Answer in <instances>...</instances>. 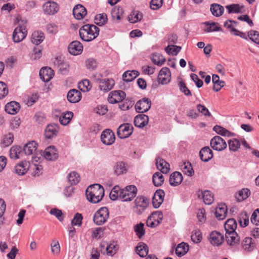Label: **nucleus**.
<instances>
[{"label":"nucleus","mask_w":259,"mask_h":259,"mask_svg":"<svg viewBox=\"0 0 259 259\" xmlns=\"http://www.w3.org/2000/svg\"><path fill=\"white\" fill-rule=\"evenodd\" d=\"M86 196L89 201L93 203H98L104 196V189L98 184L92 185L87 189Z\"/></svg>","instance_id":"1"},{"label":"nucleus","mask_w":259,"mask_h":259,"mask_svg":"<svg viewBox=\"0 0 259 259\" xmlns=\"http://www.w3.org/2000/svg\"><path fill=\"white\" fill-rule=\"evenodd\" d=\"M99 28L94 25L87 24L82 26L79 30L81 39L90 41L95 39L99 34Z\"/></svg>","instance_id":"2"},{"label":"nucleus","mask_w":259,"mask_h":259,"mask_svg":"<svg viewBox=\"0 0 259 259\" xmlns=\"http://www.w3.org/2000/svg\"><path fill=\"white\" fill-rule=\"evenodd\" d=\"M27 24V21L26 19H20L18 20V27L14 29L13 33V39L15 42H19L26 37Z\"/></svg>","instance_id":"3"},{"label":"nucleus","mask_w":259,"mask_h":259,"mask_svg":"<svg viewBox=\"0 0 259 259\" xmlns=\"http://www.w3.org/2000/svg\"><path fill=\"white\" fill-rule=\"evenodd\" d=\"M138 193L137 188L135 185H128L120 192V200L123 202H130L136 196Z\"/></svg>","instance_id":"4"},{"label":"nucleus","mask_w":259,"mask_h":259,"mask_svg":"<svg viewBox=\"0 0 259 259\" xmlns=\"http://www.w3.org/2000/svg\"><path fill=\"white\" fill-rule=\"evenodd\" d=\"M109 210L106 207L98 210L94 215V222L97 225H102L107 222L109 218Z\"/></svg>","instance_id":"5"},{"label":"nucleus","mask_w":259,"mask_h":259,"mask_svg":"<svg viewBox=\"0 0 259 259\" xmlns=\"http://www.w3.org/2000/svg\"><path fill=\"white\" fill-rule=\"evenodd\" d=\"M149 200L143 196H138L134 200V208L137 213L141 214L148 207Z\"/></svg>","instance_id":"6"},{"label":"nucleus","mask_w":259,"mask_h":259,"mask_svg":"<svg viewBox=\"0 0 259 259\" xmlns=\"http://www.w3.org/2000/svg\"><path fill=\"white\" fill-rule=\"evenodd\" d=\"M162 219L163 214L161 211H156L153 212L147 219V226L151 228H154L161 223Z\"/></svg>","instance_id":"7"},{"label":"nucleus","mask_w":259,"mask_h":259,"mask_svg":"<svg viewBox=\"0 0 259 259\" xmlns=\"http://www.w3.org/2000/svg\"><path fill=\"white\" fill-rule=\"evenodd\" d=\"M126 97L125 93L121 90L113 91L109 93L108 101L111 104H115L122 101Z\"/></svg>","instance_id":"8"},{"label":"nucleus","mask_w":259,"mask_h":259,"mask_svg":"<svg viewBox=\"0 0 259 259\" xmlns=\"http://www.w3.org/2000/svg\"><path fill=\"white\" fill-rule=\"evenodd\" d=\"M210 144L213 150L218 151L224 150L227 146L225 140L218 136H214L211 139Z\"/></svg>","instance_id":"9"},{"label":"nucleus","mask_w":259,"mask_h":259,"mask_svg":"<svg viewBox=\"0 0 259 259\" xmlns=\"http://www.w3.org/2000/svg\"><path fill=\"white\" fill-rule=\"evenodd\" d=\"M133 126L130 123H124L120 125L117 129V135L120 139H124L130 137L133 132Z\"/></svg>","instance_id":"10"},{"label":"nucleus","mask_w":259,"mask_h":259,"mask_svg":"<svg viewBox=\"0 0 259 259\" xmlns=\"http://www.w3.org/2000/svg\"><path fill=\"white\" fill-rule=\"evenodd\" d=\"M171 79V73L167 67H163L159 71L157 80L159 83L166 84L170 82Z\"/></svg>","instance_id":"11"},{"label":"nucleus","mask_w":259,"mask_h":259,"mask_svg":"<svg viewBox=\"0 0 259 259\" xmlns=\"http://www.w3.org/2000/svg\"><path fill=\"white\" fill-rule=\"evenodd\" d=\"M43 157L48 160L54 161L58 157V152L56 148L54 146L48 147L44 150Z\"/></svg>","instance_id":"12"},{"label":"nucleus","mask_w":259,"mask_h":259,"mask_svg":"<svg viewBox=\"0 0 259 259\" xmlns=\"http://www.w3.org/2000/svg\"><path fill=\"white\" fill-rule=\"evenodd\" d=\"M115 135L110 130H104L101 135V140L102 143L106 145H110L115 141Z\"/></svg>","instance_id":"13"},{"label":"nucleus","mask_w":259,"mask_h":259,"mask_svg":"<svg viewBox=\"0 0 259 259\" xmlns=\"http://www.w3.org/2000/svg\"><path fill=\"white\" fill-rule=\"evenodd\" d=\"M151 103L149 99L143 98L137 102L135 105L136 111L139 113H143L148 111L151 107Z\"/></svg>","instance_id":"14"},{"label":"nucleus","mask_w":259,"mask_h":259,"mask_svg":"<svg viewBox=\"0 0 259 259\" xmlns=\"http://www.w3.org/2000/svg\"><path fill=\"white\" fill-rule=\"evenodd\" d=\"M43 10L45 14L48 15H53L59 10L58 4L51 1L46 2L42 6Z\"/></svg>","instance_id":"15"},{"label":"nucleus","mask_w":259,"mask_h":259,"mask_svg":"<svg viewBox=\"0 0 259 259\" xmlns=\"http://www.w3.org/2000/svg\"><path fill=\"white\" fill-rule=\"evenodd\" d=\"M114 80L112 78L101 79L99 82V87L100 90L105 92L111 90L114 87Z\"/></svg>","instance_id":"16"},{"label":"nucleus","mask_w":259,"mask_h":259,"mask_svg":"<svg viewBox=\"0 0 259 259\" xmlns=\"http://www.w3.org/2000/svg\"><path fill=\"white\" fill-rule=\"evenodd\" d=\"M54 71L50 67H43L39 71V76L44 82L49 81L54 76Z\"/></svg>","instance_id":"17"},{"label":"nucleus","mask_w":259,"mask_h":259,"mask_svg":"<svg viewBox=\"0 0 259 259\" xmlns=\"http://www.w3.org/2000/svg\"><path fill=\"white\" fill-rule=\"evenodd\" d=\"M165 194L163 190H158L154 194L152 199V204L154 207L158 208L162 203Z\"/></svg>","instance_id":"18"},{"label":"nucleus","mask_w":259,"mask_h":259,"mask_svg":"<svg viewBox=\"0 0 259 259\" xmlns=\"http://www.w3.org/2000/svg\"><path fill=\"white\" fill-rule=\"evenodd\" d=\"M83 51V46L79 41H73L68 47L69 52L73 55L80 54Z\"/></svg>","instance_id":"19"},{"label":"nucleus","mask_w":259,"mask_h":259,"mask_svg":"<svg viewBox=\"0 0 259 259\" xmlns=\"http://www.w3.org/2000/svg\"><path fill=\"white\" fill-rule=\"evenodd\" d=\"M209 240L213 245L219 246L223 242L224 236L219 232L212 231L209 235Z\"/></svg>","instance_id":"20"},{"label":"nucleus","mask_w":259,"mask_h":259,"mask_svg":"<svg viewBox=\"0 0 259 259\" xmlns=\"http://www.w3.org/2000/svg\"><path fill=\"white\" fill-rule=\"evenodd\" d=\"M67 98L70 103H77L81 99V94L80 91L76 89H72L68 92Z\"/></svg>","instance_id":"21"},{"label":"nucleus","mask_w":259,"mask_h":259,"mask_svg":"<svg viewBox=\"0 0 259 259\" xmlns=\"http://www.w3.org/2000/svg\"><path fill=\"white\" fill-rule=\"evenodd\" d=\"M87 13L86 9L81 5H76L73 9V15L74 18L77 20L83 19Z\"/></svg>","instance_id":"22"},{"label":"nucleus","mask_w":259,"mask_h":259,"mask_svg":"<svg viewBox=\"0 0 259 259\" xmlns=\"http://www.w3.org/2000/svg\"><path fill=\"white\" fill-rule=\"evenodd\" d=\"M149 121V117L143 114H139L134 118V124L136 126L142 128L146 126Z\"/></svg>","instance_id":"23"},{"label":"nucleus","mask_w":259,"mask_h":259,"mask_svg":"<svg viewBox=\"0 0 259 259\" xmlns=\"http://www.w3.org/2000/svg\"><path fill=\"white\" fill-rule=\"evenodd\" d=\"M255 246V242L250 237L245 238L241 243V247L246 252L252 251Z\"/></svg>","instance_id":"24"},{"label":"nucleus","mask_w":259,"mask_h":259,"mask_svg":"<svg viewBox=\"0 0 259 259\" xmlns=\"http://www.w3.org/2000/svg\"><path fill=\"white\" fill-rule=\"evenodd\" d=\"M20 109L19 103L12 101L7 103L5 106L6 112L10 114L14 115L18 113Z\"/></svg>","instance_id":"25"},{"label":"nucleus","mask_w":259,"mask_h":259,"mask_svg":"<svg viewBox=\"0 0 259 259\" xmlns=\"http://www.w3.org/2000/svg\"><path fill=\"white\" fill-rule=\"evenodd\" d=\"M30 163L27 161H23L15 166V170L19 175H24L30 168Z\"/></svg>","instance_id":"26"},{"label":"nucleus","mask_w":259,"mask_h":259,"mask_svg":"<svg viewBox=\"0 0 259 259\" xmlns=\"http://www.w3.org/2000/svg\"><path fill=\"white\" fill-rule=\"evenodd\" d=\"M199 155L201 159L204 162H207L213 157L212 150L209 147H204L199 152Z\"/></svg>","instance_id":"27"},{"label":"nucleus","mask_w":259,"mask_h":259,"mask_svg":"<svg viewBox=\"0 0 259 259\" xmlns=\"http://www.w3.org/2000/svg\"><path fill=\"white\" fill-rule=\"evenodd\" d=\"M227 207L225 204H219L215 208V215L219 220H224L227 215Z\"/></svg>","instance_id":"28"},{"label":"nucleus","mask_w":259,"mask_h":259,"mask_svg":"<svg viewBox=\"0 0 259 259\" xmlns=\"http://www.w3.org/2000/svg\"><path fill=\"white\" fill-rule=\"evenodd\" d=\"M156 164L157 168L160 170L161 172L163 174H167L169 172L170 170V165L168 163H167L164 159L157 158L156 159Z\"/></svg>","instance_id":"29"},{"label":"nucleus","mask_w":259,"mask_h":259,"mask_svg":"<svg viewBox=\"0 0 259 259\" xmlns=\"http://www.w3.org/2000/svg\"><path fill=\"white\" fill-rule=\"evenodd\" d=\"M226 241L230 246H234L239 242L240 237L236 232L226 233Z\"/></svg>","instance_id":"30"},{"label":"nucleus","mask_w":259,"mask_h":259,"mask_svg":"<svg viewBox=\"0 0 259 259\" xmlns=\"http://www.w3.org/2000/svg\"><path fill=\"white\" fill-rule=\"evenodd\" d=\"M58 130L57 125L55 124H49L45 129V136L47 139L52 138L57 135Z\"/></svg>","instance_id":"31"},{"label":"nucleus","mask_w":259,"mask_h":259,"mask_svg":"<svg viewBox=\"0 0 259 259\" xmlns=\"http://www.w3.org/2000/svg\"><path fill=\"white\" fill-rule=\"evenodd\" d=\"M203 24L205 25V28L203 29V31L205 32L209 33L222 30L221 28L217 23L212 21H206Z\"/></svg>","instance_id":"32"},{"label":"nucleus","mask_w":259,"mask_h":259,"mask_svg":"<svg viewBox=\"0 0 259 259\" xmlns=\"http://www.w3.org/2000/svg\"><path fill=\"white\" fill-rule=\"evenodd\" d=\"M38 144L35 141H31L25 145L23 151L26 155H33L36 152Z\"/></svg>","instance_id":"33"},{"label":"nucleus","mask_w":259,"mask_h":259,"mask_svg":"<svg viewBox=\"0 0 259 259\" xmlns=\"http://www.w3.org/2000/svg\"><path fill=\"white\" fill-rule=\"evenodd\" d=\"M183 181L182 174L178 171L171 174L169 177V184L172 186H177L181 184Z\"/></svg>","instance_id":"34"},{"label":"nucleus","mask_w":259,"mask_h":259,"mask_svg":"<svg viewBox=\"0 0 259 259\" xmlns=\"http://www.w3.org/2000/svg\"><path fill=\"white\" fill-rule=\"evenodd\" d=\"M250 195V191L247 188H243L239 190L235 194L237 201L241 202L246 200Z\"/></svg>","instance_id":"35"},{"label":"nucleus","mask_w":259,"mask_h":259,"mask_svg":"<svg viewBox=\"0 0 259 259\" xmlns=\"http://www.w3.org/2000/svg\"><path fill=\"white\" fill-rule=\"evenodd\" d=\"M226 9L229 14L241 13L244 11V6L241 4H231L226 6Z\"/></svg>","instance_id":"36"},{"label":"nucleus","mask_w":259,"mask_h":259,"mask_svg":"<svg viewBox=\"0 0 259 259\" xmlns=\"http://www.w3.org/2000/svg\"><path fill=\"white\" fill-rule=\"evenodd\" d=\"M210 10L211 14L215 17L222 16L224 11V7L218 4H212L210 5Z\"/></svg>","instance_id":"37"},{"label":"nucleus","mask_w":259,"mask_h":259,"mask_svg":"<svg viewBox=\"0 0 259 259\" xmlns=\"http://www.w3.org/2000/svg\"><path fill=\"white\" fill-rule=\"evenodd\" d=\"M226 233L235 232L237 228V223L234 219L227 220L224 224Z\"/></svg>","instance_id":"38"},{"label":"nucleus","mask_w":259,"mask_h":259,"mask_svg":"<svg viewBox=\"0 0 259 259\" xmlns=\"http://www.w3.org/2000/svg\"><path fill=\"white\" fill-rule=\"evenodd\" d=\"M45 39V35L41 31H34L31 35V42L36 45H38L42 42Z\"/></svg>","instance_id":"39"},{"label":"nucleus","mask_w":259,"mask_h":259,"mask_svg":"<svg viewBox=\"0 0 259 259\" xmlns=\"http://www.w3.org/2000/svg\"><path fill=\"white\" fill-rule=\"evenodd\" d=\"M139 75V72L136 70H128L122 75V79L126 82L133 81Z\"/></svg>","instance_id":"40"},{"label":"nucleus","mask_w":259,"mask_h":259,"mask_svg":"<svg viewBox=\"0 0 259 259\" xmlns=\"http://www.w3.org/2000/svg\"><path fill=\"white\" fill-rule=\"evenodd\" d=\"M213 130L218 135H220L222 136L230 137L234 136V134L233 133L229 131L220 125H215L213 127Z\"/></svg>","instance_id":"41"},{"label":"nucleus","mask_w":259,"mask_h":259,"mask_svg":"<svg viewBox=\"0 0 259 259\" xmlns=\"http://www.w3.org/2000/svg\"><path fill=\"white\" fill-rule=\"evenodd\" d=\"M189 250V245L184 242L179 244L176 248V254L177 256L181 257L184 255Z\"/></svg>","instance_id":"42"},{"label":"nucleus","mask_w":259,"mask_h":259,"mask_svg":"<svg viewBox=\"0 0 259 259\" xmlns=\"http://www.w3.org/2000/svg\"><path fill=\"white\" fill-rule=\"evenodd\" d=\"M114 171L117 175L125 173L127 171V166L126 164L122 161L117 162L114 166Z\"/></svg>","instance_id":"43"},{"label":"nucleus","mask_w":259,"mask_h":259,"mask_svg":"<svg viewBox=\"0 0 259 259\" xmlns=\"http://www.w3.org/2000/svg\"><path fill=\"white\" fill-rule=\"evenodd\" d=\"M22 149L21 147L14 146L10 150V156L13 159H17L21 157Z\"/></svg>","instance_id":"44"},{"label":"nucleus","mask_w":259,"mask_h":259,"mask_svg":"<svg viewBox=\"0 0 259 259\" xmlns=\"http://www.w3.org/2000/svg\"><path fill=\"white\" fill-rule=\"evenodd\" d=\"M137 253L141 257H144L147 255L148 252L147 245L143 242L139 243L136 248Z\"/></svg>","instance_id":"45"},{"label":"nucleus","mask_w":259,"mask_h":259,"mask_svg":"<svg viewBox=\"0 0 259 259\" xmlns=\"http://www.w3.org/2000/svg\"><path fill=\"white\" fill-rule=\"evenodd\" d=\"M67 178L68 182L71 184V185H76L79 182L80 180L79 175L75 171L70 172L68 174Z\"/></svg>","instance_id":"46"},{"label":"nucleus","mask_w":259,"mask_h":259,"mask_svg":"<svg viewBox=\"0 0 259 259\" xmlns=\"http://www.w3.org/2000/svg\"><path fill=\"white\" fill-rule=\"evenodd\" d=\"M212 81L213 83V89L215 92L219 91L221 88L224 87L225 82L220 80V77L218 75L213 74L212 75Z\"/></svg>","instance_id":"47"},{"label":"nucleus","mask_w":259,"mask_h":259,"mask_svg":"<svg viewBox=\"0 0 259 259\" xmlns=\"http://www.w3.org/2000/svg\"><path fill=\"white\" fill-rule=\"evenodd\" d=\"M152 62L158 66H161L165 62L163 56L159 53H153L151 56Z\"/></svg>","instance_id":"48"},{"label":"nucleus","mask_w":259,"mask_h":259,"mask_svg":"<svg viewBox=\"0 0 259 259\" xmlns=\"http://www.w3.org/2000/svg\"><path fill=\"white\" fill-rule=\"evenodd\" d=\"M162 173L161 172H156L153 175L152 180L155 186H160L163 183L164 178Z\"/></svg>","instance_id":"49"},{"label":"nucleus","mask_w":259,"mask_h":259,"mask_svg":"<svg viewBox=\"0 0 259 259\" xmlns=\"http://www.w3.org/2000/svg\"><path fill=\"white\" fill-rule=\"evenodd\" d=\"M142 14L138 11H133L128 16V21L132 23L140 21L142 18Z\"/></svg>","instance_id":"50"},{"label":"nucleus","mask_w":259,"mask_h":259,"mask_svg":"<svg viewBox=\"0 0 259 259\" xmlns=\"http://www.w3.org/2000/svg\"><path fill=\"white\" fill-rule=\"evenodd\" d=\"M118 249V245L115 242H110L106 247V254L110 256H113L116 253Z\"/></svg>","instance_id":"51"},{"label":"nucleus","mask_w":259,"mask_h":259,"mask_svg":"<svg viewBox=\"0 0 259 259\" xmlns=\"http://www.w3.org/2000/svg\"><path fill=\"white\" fill-rule=\"evenodd\" d=\"M121 189L118 186H114L111 190L109 196L111 200H116L118 198L120 199V192Z\"/></svg>","instance_id":"52"},{"label":"nucleus","mask_w":259,"mask_h":259,"mask_svg":"<svg viewBox=\"0 0 259 259\" xmlns=\"http://www.w3.org/2000/svg\"><path fill=\"white\" fill-rule=\"evenodd\" d=\"M202 197L205 204L210 205L213 201V196L209 191H204L202 192Z\"/></svg>","instance_id":"53"},{"label":"nucleus","mask_w":259,"mask_h":259,"mask_svg":"<svg viewBox=\"0 0 259 259\" xmlns=\"http://www.w3.org/2000/svg\"><path fill=\"white\" fill-rule=\"evenodd\" d=\"M73 117V113L71 112H67L61 115L59 118L60 122L63 125L68 124Z\"/></svg>","instance_id":"54"},{"label":"nucleus","mask_w":259,"mask_h":259,"mask_svg":"<svg viewBox=\"0 0 259 259\" xmlns=\"http://www.w3.org/2000/svg\"><path fill=\"white\" fill-rule=\"evenodd\" d=\"M228 143L230 150L233 152L237 151L240 147L239 140L235 138L229 140Z\"/></svg>","instance_id":"55"},{"label":"nucleus","mask_w":259,"mask_h":259,"mask_svg":"<svg viewBox=\"0 0 259 259\" xmlns=\"http://www.w3.org/2000/svg\"><path fill=\"white\" fill-rule=\"evenodd\" d=\"M46 30L49 34L54 35L58 32V27L56 24L51 23L47 24L46 26Z\"/></svg>","instance_id":"56"},{"label":"nucleus","mask_w":259,"mask_h":259,"mask_svg":"<svg viewBox=\"0 0 259 259\" xmlns=\"http://www.w3.org/2000/svg\"><path fill=\"white\" fill-rule=\"evenodd\" d=\"M78 88L82 92H86L90 90L92 85L88 79H84L78 83Z\"/></svg>","instance_id":"57"},{"label":"nucleus","mask_w":259,"mask_h":259,"mask_svg":"<svg viewBox=\"0 0 259 259\" xmlns=\"http://www.w3.org/2000/svg\"><path fill=\"white\" fill-rule=\"evenodd\" d=\"M82 215L79 213H76L71 220V225L72 226L80 227L82 225Z\"/></svg>","instance_id":"58"},{"label":"nucleus","mask_w":259,"mask_h":259,"mask_svg":"<svg viewBox=\"0 0 259 259\" xmlns=\"http://www.w3.org/2000/svg\"><path fill=\"white\" fill-rule=\"evenodd\" d=\"M95 23L99 26H102L107 21V17L105 14H99L96 16Z\"/></svg>","instance_id":"59"},{"label":"nucleus","mask_w":259,"mask_h":259,"mask_svg":"<svg viewBox=\"0 0 259 259\" xmlns=\"http://www.w3.org/2000/svg\"><path fill=\"white\" fill-rule=\"evenodd\" d=\"M183 172L188 176H192L194 174L191 164L189 162H185L182 166Z\"/></svg>","instance_id":"60"},{"label":"nucleus","mask_w":259,"mask_h":259,"mask_svg":"<svg viewBox=\"0 0 259 259\" xmlns=\"http://www.w3.org/2000/svg\"><path fill=\"white\" fill-rule=\"evenodd\" d=\"M202 239V234L199 230L196 229L192 232L191 240L193 242L198 243L201 241Z\"/></svg>","instance_id":"61"},{"label":"nucleus","mask_w":259,"mask_h":259,"mask_svg":"<svg viewBox=\"0 0 259 259\" xmlns=\"http://www.w3.org/2000/svg\"><path fill=\"white\" fill-rule=\"evenodd\" d=\"M144 227V224L141 223L136 225L134 227V231L139 238H141L145 234V232Z\"/></svg>","instance_id":"62"},{"label":"nucleus","mask_w":259,"mask_h":259,"mask_svg":"<svg viewBox=\"0 0 259 259\" xmlns=\"http://www.w3.org/2000/svg\"><path fill=\"white\" fill-rule=\"evenodd\" d=\"M181 49V47L176 46H168L165 50L168 54L176 55L180 51Z\"/></svg>","instance_id":"63"},{"label":"nucleus","mask_w":259,"mask_h":259,"mask_svg":"<svg viewBox=\"0 0 259 259\" xmlns=\"http://www.w3.org/2000/svg\"><path fill=\"white\" fill-rule=\"evenodd\" d=\"M249 38L254 42L259 45V32L254 31L251 30L248 33Z\"/></svg>","instance_id":"64"}]
</instances>
